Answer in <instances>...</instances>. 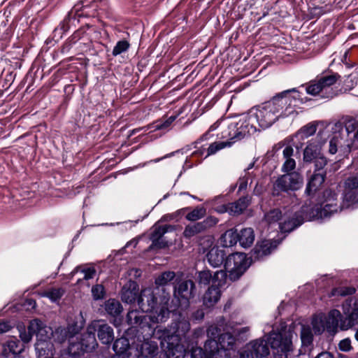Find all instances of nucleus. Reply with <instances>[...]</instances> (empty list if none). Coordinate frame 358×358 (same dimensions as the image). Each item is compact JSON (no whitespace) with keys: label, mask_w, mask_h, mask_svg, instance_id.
I'll list each match as a JSON object with an SVG mask.
<instances>
[{"label":"nucleus","mask_w":358,"mask_h":358,"mask_svg":"<svg viewBox=\"0 0 358 358\" xmlns=\"http://www.w3.org/2000/svg\"><path fill=\"white\" fill-rule=\"evenodd\" d=\"M303 103L295 89L286 90L274 96L268 101L252 108L248 115L254 124L266 129L279 118L296 114V108Z\"/></svg>","instance_id":"nucleus-1"},{"label":"nucleus","mask_w":358,"mask_h":358,"mask_svg":"<svg viewBox=\"0 0 358 358\" xmlns=\"http://www.w3.org/2000/svg\"><path fill=\"white\" fill-rule=\"evenodd\" d=\"M337 196L338 194L331 189H326L323 192L324 200L320 204V208L316 209L319 217H328L337 213L339 208L358 207V172L350 174L344 180L341 206L338 205Z\"/></svg>","instance_id":"nucleus-2"},{"label":"nucleus","mask_w":358,"mask_h":358,"mask_svg":"<svg viewBox=\"0 0 358 358\" xmlns=\"http://www.w3.org/2000/svg\"><path fill=\"white\" fill-rule=\"evenodd\" d=\"M18 330L20 337L24 343H29L33 336L36 335L37 338L35 344V350L39 357L52 355L53 344L51 338L53 336V330L51 327L45 325L43 322L38 319L29 322L28 331H26L24 326L19 325Z\"/></svg>","instance_id":"nucleus-3"},{"label":"nucleus","mask_w":358,"mask_h":358,"mask_svg":"<svg viewBox=\"0 0 358 358\" xmlns=\"http://www.w3.org/2000/svg\"><path fill=\"white\" fill-rule=\"evenodd\" d=\"M162 306L159 308V310H157L152 315H146L143 313H140L136 310H129L127 315V323L141 329H148V335L150 336L154 334L155 328L152 324H157L166 322L170 315L169 309V296H165L162 299Z\"/></svg>","instance_id":"nucleus-4"},{"label":"nucleus","mask_w":358,"mask_h":358,"mask_svg":"<svg viewBox=\"0 0 358 358\" xmlns=\"http://www.w3.org/2000/svg\"><path fill=\"white\" fill-rule=\"evenodd\" d=\"M176 331L172 334H168L164 330L161 341L162 348L164 351L167 358H184L186 350L180 343L181 336H185L190 329V323L188 320L182 319L176 324Z\"/></svg>","instance_id":"nucleus-5"},{"label":"nucleus","mask_w":358,"mask_h":358,"mask_svg":"<svg viewBox=\"0 0 358 358\" xmlns=\"http://www.w3.org/2000/svg\"><path fill=\"white\" fill-rule=\"evenodd\" d=\"M224 128L221 133L222 138H227L231 145L251 135L257 130V126L250 120L248 113L243 114L234 119L224 122Z\"/></svg>","instance_id":"nucleus-6"},{"label":"nucleus","mask_w":358,"mask_h":358,"mask_svg":"<svg viewBox=\"0 0 358 358\" xmlns=\"http://www.w3.org/2000/svg\"><path fill=\"white\" fill-rule=\"evenodd\" d=\"M340 78L337 73L323 75L306 84L307 94L322 99H331L335 96L332 86Z\"/></svg>","instance_id":"nucleus-7"},{"label":"nucleus","mask_w":358,"mask_h":358,"mask_svg":"<svg viewBox=\"0 0 358 358\" xmlns=\"http://www.w3.org/2000/svg\"><path fill=\"white\" fill-rule=\"evenodd\" d=\"M228 327L224 326V320L222 319L217 324L210 325L207 329L208 339L204 344V350L201 348H192V358H204V351L208 354L210 358H213L215 353L219 351L218 343L215 340L219 339L220 336L224 333Z\"/></svg>","instance_id":"nucleus-8"},{"label":"nucleus","mask_w":358,"mask_h":358,"mask_svg":"<svg viewBox=\"0 0 358 358\" xmlns=\"http://www.w3.org/2000/svg\"><path fill=\"white\" fill-rule=\"evenodd\" d=\"M292 332L286 328L269 334L267 340L274 350V358H287V353L292 350Z\"/></svg>","instance_id":"nucleus-9"},{"label":"nucleus","mask_w":358,"mask_h":358,"mask_svg":"<svg viewBox=\"0 0 358 358\" xmlns=\"http://www.w3.org/2000/svg\"><path fill=\"white\" fill-rule=\"evenodd\" d=\"M249 266V259L246 255L242 252L229 255L224 262V268L228 271L229 278L231 281L238 280Z\"/></svg>","instance_id":"nucleus-10"},{"label":"nucleus","mask_w":358,"mask_h":358,"mask_svg":"<svg viewBox=\"0 0 358 358\" xmlns=\"http://www.w3.org/2000/svg\"><path fill=\"white\" fill-rule=\"evenodd\" d=\"M227 280V272L220 270L214 273L213 284L208 288L203 296V303L207 308L214 306L220 299V288L224 286Z\"/></svg>","instance_id":"nucleus-11"},{"label":"nucleus","mask_w":358,"mask_h":358,"mask_svg":"<svg viewBox=\"0 0 358 358\" xmlns=\"http://www.w3.org/2000/svg\"><path fill=\"white\" fill-rule=\"evenodd\" d=\"M303 184L302 176L296 172H292L279 177L273 184V194L279 195L281 192L295 191Z\"/></svg>","instance_id":"nucleus-12"},{"label":"nucleus","mask_w":358,"mask_h":358,"mask_svg":"<svg viewBox=\"0 0 358 358\" xmlns=\"http://www.w3.org/2000/svg\"><path fill=\"white\" fill-rule=\"evenodd\" d=\"M166 295L169 296V294L164 292L163 295L160 297L159 302L158 303L152 288L148 287L143 289L138 298V305L139 308L143 313H150V315H152V313L157 310L158 311L159 310V308L163 305L162 301V299Z\"/></svg>","instance_id":"nucleus-13"},{"label":"nucleus","mask_w":358,"mask_h":358,"mask_svg":"<svg viewBox=\"0 0 358 358\" xmlns=\"http://www.w3.org/2000/svg\"><path fill=\"white\" fill-rule=\"evenodd\" d=\"M196 286L191 280H182L174 287L173 294L180 304L187 306L189 300L195 296Z\"/></svg>","instance_id":"nucleus-14"},{"label":"nucleus","mask_w":358,"mask_h":358,"mask_svg":"<svg viewBox=\"0 0 358 358\" xmlns=\"http://www.w3.org/2000/svg\"><path fill=\"white\" fill-rule=\"evenodd\" d=\"M175 227L171 224L157 225L155 224L152 228V231L150 236V239L152 244L150 248L154 249H163L169 246V242L163 238L164 235L168 232L174 231Z\"/></svg>","instance_id":"nucleus-15"},{"label":"nucleus","mask_w":358,"mask_h":358,"mask_svg":"<svg viewBox=\"0 0 358 358\" xmlns=\"http://www.w3.org/2000/svg\"><path fill=\"white\" fill-rule=\"evenodd\" d=\"M217 343L219 351L213 358H230V351L234 350L236 338L228 329L220 336Z\"/></svg>","instance_id":"nucleus-16"},{"label":"nucleus","mask_w":358,"mask_h":358,"mask_svg":"<svg viewBox=\"0 0 358 358\" xmlns=\"http://www.w3.org/2000/svg\"><path fill=\"white\" fill-rule=\"evenodd\" d=\"M96 322H92L87 329V332L82 336L80 343L85 352H92L98 346V343L95 337L96 331Z\"/></svg>","instance_id":"nucleus-17"},{"label":"nucleus","mask_w":358,"mask_h":358,"mask_svg":"<svg viewBox=\"0 0 358 358\" xmlns=\"http://www.w3.org/2000/svg\"><path fill=\"white\" fill-rule=\"evenodd\" d=\"M334 135L329 142V152L331 155L336 153L338 147H346V138L341 123L335 124Z\"/></svg>","instance_id":"nucleus-18"},{"label":"nucleus","mask_w":358,"mask_h":358,"mask_svg":"<svg viewBox=\"0 0 358 358\" xmlns=\"http://www.w3.org/2000/svg\"><path fill=\"white\" fill-rule=\"evenodd\" d=\"M250 202V199L249 196H243L235 202L229 203L222 206V209L220 210L219 212H228L231 215H239L247 208Z\"/></svg>","instance_id":"nucleus-19"},{"label":"nucleus","mask_w":358,"mask_h":358,"mask_svg":"<svg viewBox=\"0 0 358 358\" xmlns=\"http://www.w3.org/2000/svg\"><path fill=\"white\" fill-rule=\"evenodd\" d=\"M346 138V147L351 149L356 142H358V122L355 120H348L343 129Z\"/></svg>","instance_id":"nucleus-20"},{"label":"nucleus","mask_w":358,"mask_h":358,"mask_svg":"<svg viewBox=\"0 0 358 358\" xmlns=\"http://www.w3.org/2000/svg\"><path fill=\"white\" fill-rule=\"evenodd\" d=\"M138 284L136 282L130 281L122 289L121 296L122 301L130 304L135 303L136 301H138Z\"/></svg>","instance_id":"nucleus-21"},{"label":"nucleus","mask_w":358,"mask_h":358,"mask_svg":"<svg viewBox=\"0 0 358 358\" xmlns=\"http://www.w3.org/2000/svg\"><path fill=\"white\" fill-rule=\"evenodd\" d=\"M302 222L301 218L296 214L287 215V213H284V217L279 223V227L282 232H290L300 226Z\"/></svg>","instance_id":"nucleus-22"},{"label":"nucleus","mask_w":358,"mask_h":358,"mask_svg":"<svg viewBox=\"0 0 358 358\" xmlns=\"http://www.w3.org/2000/svg\"><path fill=\"white\" fill-rule=\"evenodd\" d=\"M158 351L157 343L152 341H145L137 348L136 358L152 357Z\"/></svg>","instance_id":"nucleus-23"},{"label":"nucleus","mask_w":358,"mask_h":358,"mask_svg":"<svg viewBox=\"0 0 358 358\" xmlns=\"http://www.w3.org/2000/svg\"><path fill=\"white\" fill-rule=\"evenodd\" d=\"M24 350V346L19 341L11 339L8 341L3 346L2 355L6 357L13 356L20 358L19 355Z\"/></svg>","instance_id":"nucleus-24"},{"label":"nucleus","mask_w":358,"mask_h":358,"mask_svg":"<svg viewBox=\"0 0 358 358\" xmlns=\"http://www.w3.org/2000/svg\"><path fill=\"white\" fill-rule=\"evenodd\" d=\"M96 322H97V324L96 325L97 336L99 341L103 344H110L114 339L113 328L107 324H100L99 321Z\"/></svg>","instance_id":"nucleus-25"},{"label":"nucleus","mask_w":358,"mask_h":358,"mask_svg":"<svg viewBox=\"0 0 358 358\" xmlns=\"http://www.w3.org/2000/svg\"><path fill=\"white\" fill-rule=\"evenodd\" d=\"M326 177L325 171L315 172L310 177L306 188V193L308 195L313 194L323 184Z\"/></svg>","instance_id":"nucleus-26"},{"label":"nucleus","mask_w":358,"mask_h":358,"mask_svg":"<svg viewBox=\"0 0 358 358\" xmlns=\"http://www.w3.org/2000/svg\"><path fill=\"white\" fill-rule=\"evenodd\" d=\"M225 257L224 251L217 247L211 248L206 255L207 260L213 267L221 266L224 262Z\"/></svg>","instance_id":"nucleus-27"},{"label":"nucleus","mask_w":358,"mask_h":358,"mask_svg":"<svg viewBox=\"0 0 358 358\" xmlns=\"http://www.w3.org/2000/svg\"><path fill=\"white\" fill-rule=\"evenodd\" d=\"M341 314L338 310H331L328 315H325V323L327 331L329 333H334L336 331L338 327L339 322L343 321L341 320Z\"/></svg>","instance_id":"nucleus-28"},{"label":"nucleus","mask_w":358,"mask_h":358,"mask_svg":"<svg viewBox=\"0 0 358 358\" xmlns=\"http://www.w3.org/2000/svg\"><path fill=\"white\" fill-rule=\"evenodd\" d=\"M294 155V149L291 145H287L282 150L283 158L285 159L282 166V171L289 173L296 167V162L292 157Z\"/></svg>","instance_id":"nucleus-29"},{"label":"nucleus","mask_w":358,"mask_h":358,"mask_svg":"<svg viewBox=\"0 0 358 358\" xmlns=\"http://www.w3.org/2000/svg\"><path fill=\"white\" fill-rule=\"evenodd\" d=\"M113 349L117 355L122 356V358H130L128 351L131 348L127 338L122 337L117 339L113 343Z\"/></svg>","instance_id":"nucleus-30"},{"label":"nucleus","mask_w":358,"mask_h":358,"mask_svg":"<svg viewBox=\"0 0 358 358\" xmlns=\"http://www.w3.org/2000/svg\"><path fill=\"white\" fill-rule=\"evenodd\" d=\"M255 356L257 358H263L269 355V348L264 340H257L250 344Z\"/></svg>","instance_id":"nucleus-31"},{"label":"nucleus","mask_w":358,"mask_h":358,"mask_svg":"<svg viewBox=\"0 0 358 358\" xmlns=\"http://www.w3.org/2000/svg\"><path fill=\"white\" fill-rule=\"evenodd\" d=\"M238 234V242L242 247L249 248L252 245L255 241V233L252 228H244Z\"/></svg>","instance_id":"nucleus-32"},{"label":"nucleus","mask_w":358,"mask_h":358,"mask_svg":"<svg viewBox=\"0 0 358 358\" xmlns=\"http://www.w3.org/2000/svg\"><path fill=\"white\" fill-rule=\"evenodd\" d=\"M313 334L309 327H303L301 332V352L306 353L310 350L313 343Z\"/></svg>","instance_id":"nucleus-33"},{"label":"nucleus","mask_w":358,"mask_h":358,"mask_svg":"<svg viewBox=\"0 0 358 358\" xmlns=\"http://www.w3.org/2000/svg\"><path fill=\"white\" fill-rule=\"evenodd\" d=\"M220 241L223 247L228 248L235 245L238 241V234L235 229L226 231L221 236Z\"/></svg>","instance_id":"nucleus-34"},{"label":"nucleus","mask_w":358,"mask_h":358,"mask_svg":"<svg viewBox=\"0 0 358 358\" xmlns=\"http://www.w3.org/2000/svg\"><path fill=\"white\" fill-rule=\"evenodd\" d=\"M321 148L317 144L308 143L303 151V160L306 162H311L320 155Z\"/></svg>","instance_id":"nucleus-35"},{"label":"nucleus","mask_w":358,"mask_h":358,"mask_svg":"<svg viewBox=\"0 0 358 358\" xmlns=\"http://www.w3.org/2000/svg\"><path fill=\"white\" fill-rule=\"evenodd\" d=\"M355 325H358V307L355 306L349 315L341 323L342 330L348 329Z\"/></svg>","instance_id":"nucleus-36"},{"label":"nucleus","mask_w":358,"mask_h":358,"mask_svg":"<svg viewBox=\"0 0 358 358\" xmlns=\"http://www.w3.org/2000/svg\"><path fill=\"white\" fill-rule=\"evenodd\" d=\"M104 308L106 313L113 317H116L122 311L121 303L115 299H108L105 302Z\"/></svg>","instance_id":"nucleus-37"},{"label":"nucleus","mask_w":358,"mask_h":358,"mask_svg":"<svg viewBox=\"0 0 358 358\" xmlns=\"http://www.w3.org/2000/svg\"><path fill=\"white\" fill-rule=\"evenodd\" d=\"M313 329L316 334H321L324 330H327L325 323V315L319 314L315 315L312 320Z\"/></svg>","instance_id":"nucleus-38"},{"label":"nucleus","mask_w":358,"mask_h":358,"mask_svg":"<svg viewBox=\"0 0 358 358\" xmlns=\"http://www.w3.org/2000/svg\"><path fill=\"white\" fill-rule=\"evenodd\" d=\"M231 145V142H229L228 140L227 141L214 142L210 144L208 148H207L205 158L210 155H215L216 152L226 147H230Z\"/></svg>","instance_id":"nucleus-39"},{"label":"nucleus","mask_w":358,"mask_h":358,"mask_svg":"<svg viewBox=\"0 0 358 358\" xmlns=\"http://www.w3.org/2000/svg\"><path fill=\"white\" fill-rule=\"evenodd\" d=\"M175 278V272L170 271H164L157 278H156L155 282L157 286L164 287L165 285H167Z\"/></svg>","instance_id":"nucleus-40"},{"label":"nucleus","mask_w":358,"mask_h":358,"mask_svg":"<svg viewBox=\"0 0 358 358\" xmlns=\"http://www.w3.org/2000/svg\"><path fill=\"white\" fill-rule=\"evenodd\" d=\"M206 214V209L203 206H197L192 211L188 213L185 218L192 222H194L203 218Z\"/></svg>","instance_id":"nucleus-41"},{"label":"nucleus","mask_w":358,"mask_h":358,"mask_svg":"<svg viewBox=\"0 0 358 358\" xmlns=\"http://www.w3.org/2000/svg\"><path fill=\"white\" fill-rule=\"evenodd\" d=\"M197 278L200 285H207L210 282L213 284L214 274L212 275L209 270H203L198 272Z\"/></svg>","instance_id":"nucleus-42"},{"label":"nucleus","mask_w":358,"mask_h":358,"mask_svg":"<svg viewBox=\"0 0 358 358\" xmlns=\"http://www.w3.org/2000/svg\"><path fill=\"white\" fill-rule=\"evenodd\" d=\"M202 231L203 230L201 229V225L199 222H196L194 224H189L186 226L183 231V236L187 238H190Z\"/></svg>","instance_id":"nucleus-43"},{"label":"nucleus","mask_w":358,"mask_h":358,"mask_svg":"<svg viewBox=\"0 0 358 358\" xmlns=\"http://www.w3.org/2000/svg\"><path fill=\"white\" fill-rule=\"evenodd\" d=\"M64 291L61 288H52L43 292L41 296L49 298L52 302L57 301L63 296Z\"/></svg>","instance_id":"nucleus-44"},{"label":"nucleus","mask_w":358,"mask_h":358,"mask_svg":"<svg viewBox=\"0 0 358 358\" xmlns=\"http://www.w3.org/2000/svg\"><path fill=\"white\" fill-rule=\"evenodd\" d=\"M317 130V127L314 123H310L303 127L297 133L301 136V139L307 138L313 135Z\"/></svg>","instance_id":"nucleus-45"},{"label":"nucleus","mask_w":358,"mask_h":358,"mask_svg":"<svg viewBox=\"0 0 358 358\" xmlns=\"http://www.w3.org/2000/svg\"><path fill=\"white\" fill-rule=\"evenodd\" d=\"M284 217V214L279 209H273L270 210L265 215L266 220L269 223H273L278 221H282Z\"/></svg>","instance_id":"nucleus-46"},{"label":"nucleus","mask_w":358,"mask_h":358,"mask_svg":"<svg viewBox=\"0 0 358 358\" xmlns=\"http://www.w3.org/2000/svg\"><path fill=\"white\" fill-rule=\"evenodd\" d=\"M80 271L83 274V280H88L94 278L96 271L94 267L88 266V267H81L78 266L75 268L74 272Z\"/></svg>","instance_id":"nucleus-47"},{"label":"nucleus","mask_w":358,"mask_h":358,"mask_svg":"<svg viewBox=\"0 0 358 358\" xmlns=\"http://www.w3.org/2000/svg\"><path fill=\"white\" fill-rule=\"evenodd\" d=\"M68 350L69 355L72 357H79L85 353L80 341L77 343H71Z\"/></svg>","instance_id":"nucleus-48"},{"label":"nucleus","mask_w":358,"mask_h":358,"mask_svg":"<svg viewBox=\"0 0 358 358\" xmlns=\"http://www.w3.org/2000/svg\"><path fill=\"white\" fill-rule=\"evenodd\" d=\"M53 339L58 343H63L66 339H69V337L64 327H59L53 331Z\"/></svg>","instance_id":"nucleus-49"},{"label":"nucleus","mask_w":358,"mask_h":358,"mask_svg":"<svg viewBox=\"0 0 358 358\" xmlns=\"http://www.w3.org/2000/svg\"><path fill=\"white\" fill-rule=\"evenodd\" d=\"M219 222V220L215 216H208L205 220L202 222H199V224L201 225V229L206 231L214 226H215Z\"/></svg>","instance_id":"nucleus-50"},{"label":"nucleus","mask_w":358,"mask_h":358,"mask_svg":"<svg viewBox=\"0 0 358 358\" xmlns=\"http://www.w3.org/2000/svg\"><path fill=\"white\" fill-rule=\"evenodd\" d=\"M129 48V43L124 40L118 41L113 50V55L117 56L127 51Z\"/></svg>","instance_id":"nucleus-51"},{"label":"nucleus","mask_w":358,"mask_h":358,"mask_svg":"<svg viewBox=\"0 0 358 358\" xmlns=\"http://www.w3.org/2000/svg\"><path fill=\"white\" fill-rule=\"evenodd\" d=\"M226 120H228V118H220L218 120H217L215 123H213L210 127L208 131L200 138V140L201 141L207 140L208 138V136L210 134V132L217 129L221 124H223L224 126V122Z\"/></svg>","instance_id":"nucleus-52"},{"label":"nucleus","mask_w":358,"mask_h":358,"mask_svg":"<svg viewBox=\"0 0 358 358\" xmlns=\"http://www.w3.org/2000/svg\"><path fill=\"white\" fill-rule=\"evenodd\" d=\"M92 294L94 299L99 300L104 296V287L101 285H96L92 288Z\"/></svg>","instance_id":"nucleus-53"},{"label":"nucleus","mask_w":358,"mask_h":358,"mask_svg":"<svg viewBox=\"0 0 358 358\" xmlns=\"http://www.w3.org/2000/svg\"><path fill=\"white\" fill-rule=\"evenodd\" d=\"M356 289L354 287H341L338 289H336L333 291L332 295H341V296H348L352 295L355 293Z\"/></svg>","instance_id":"nucleus-54"},{"label":"nucleus","mask_w":358,"mask_h":358,"mask_svg":"<svg viewBox=\"0 0 358 358\" xmlns=\"http://www.w3.org/2000/svg\"><path fill=\"white\" fill-rule=\"evenodd\" d=\"M315 171V172H322L323 168L327 165V160L326 157L322 155H320L317 159L314 160Z\"/></svg>","instance_id":"nucleus-55"},{"label":"nucleus","mask_w":358,"mask_h":358,"mask_svg":"<svg viewBox=\"0 0 358 358\" xmlns=\"http://www.w3.org/2000/svg\"><path fill=\"white\" fill-rule=\"evenodd\" d=\"M66 331L69 337V338H73L75 335L78 334L80 329L77 324H69L66 327H65Z\"/></svg>","instance_id":"nucleus-56"},{"label":"nucleus","mask_w":358,"mask_h":358,"mask_svg":"<svg viewBox=\"0 0 358 358\" xmlns=\"http://www.w3.org/2000/svg\"><path fill=\"white\" fill-rule=\"evenodd\" d=\"M188 209H189V208H182L180 210H178L173 213L166 214L162 217V220L164 221H171L173 220H178V217L180 216V212L183 211V210L184 211L187 210Z\"/></svg>","instance_id":"nucleus-57"},{"label":"nucleus","mask_w":358,"mask_h":358,"mask_svg":"<svg viewBox=\"0 0 358 358\" xmlns=\"http://www.w3.org/2000/svg\"><path fill=\"white\" fill-rule=\"evenodd\" d=\"M202 141L199 139H198L196 141L194 142V144H195V148H197L198 149L196 150H195L194 152H192V155L194 156V157H203V155L206 152V148H203V145H201V147H199L198 145Z\"/></svg>","instance_id":"nucleus-58"},{"label":"nucleus","mask_w":358,"mask_h":358,"mask_svg":"<svg viewBox=\"0 0 358 358\" xmlns=\"http://www.w3.org/2000/svg\"><path fill=\"white\" fill-rule=\"evenodd\" d=\"M339 349L343 352H348L351 349V341L349 338H345L340 341Z\"/></svg>","instance_id":"nucleus-59"},{"label":"nucleus","mask_w":358,"mask_h":358,"mask_svg":"<svg viewBox=\"0 0 358 358\" xmlns=\"http://www.w3.org/2000/svg\"><path fill=\"white\" fill-rule=\"evenodd\" d=\"M267 247V244H264L263 245H257L255 248L254 249L255 253L257 254V257L261 256V255H268L270 251H268V248H266V249H264V248Z\"/></svg>","instance_id":"nucleus-60"},{"label":"nucleus","mask_w":358,"mask_h":358,"mask_svg":"<svg viewBox=\"0 0 358 358\" xmlns=\"http://www.w3.org/2000/svg\"><path fill=\"white\" fill-rule=\"evenodd\" d=\"M176 120V116L169 117L163 124H157V128L159 129H164L168 127L174 120Z\"/></svg>","instance_id":"nucleus-61"},{"label":"nucleus","mask_w":358,"mask_h":358,"mask_svg":"<svg viewBox=\"0 0 358 358\" xmlns=\"http://www.w3.org/2000/svg\"><path fill=\"white\" fill-rule=\"evenodd\" d=\"M87 8V6H83V10L80 11L79 10V8H78V5L74 7V10H75V13H76V15L78 16V17H83V16H90V15L87 14V12L85 11V10Z\"/></svg>","instance_id":"nucleus-62"},{"label":"nucleus","mask_w":358,"mask_h":358,"mask_svg":"<svg viewBox=\"0 0 358 358\" xmlns=\"http://www.w3.org/2000/svg\"><path fill=\"white\" fill-rule=\"evenodd\" d=\"M11 329V325L9 322H0V334L8 331Z\"/></svg>","instance_id":"nucleus-63"},{"label":"nucleus","mask_w":358,"mask_h":358,"mask_svg":"<svg viewBox=\"0 0 358 358\" xmlns=\"http://www.w3.org/2000/svg\"><path fill=\"white\" fill-rule=\"evenodd\" d=\"M255 354L252 350L250 349H248L244 350L240 355V358H254Z\"/></svg>","instance_id":"nucleus-64"}]
</instances>
